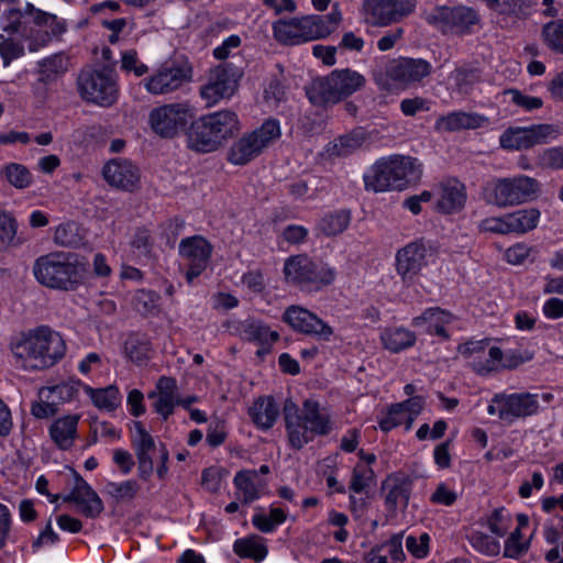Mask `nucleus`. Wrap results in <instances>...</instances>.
<instances>
[{
  "label": "nucleus",
  "mask_w": 563,
  "mask_h": 563,
  "mask_svg": "<svg viewBox=\"0 0 563 563\" xmlns=\"http://www.w3.org/2000/svg\"><path fill=\"white\" fill-rule=\"evenodd\" d=\"M0 25L5 31L19 33L30 52H37L53 41H59L67 32V22L56 14L26 3L24 9L10 8L3 11Z\"/></svg>",
  "instance_id": "nucleus-1"
},
{
  "label": "nucleus",
  "mask_w": 563,
  "mask_h": 563,
  "mask_svg": "<svg viewBox=\"0 0 563 563\" xmlns=\"http://www.w3.org/2000/svg\"><path fill=\"white\" fill-rule=\"evenodd\" d=\"M10 349L16 362L24 368L42 371L54 366L66 353L63 336L47 325H41L15 336Z\"/></svg>",
  "instance_id": "nucleus-2"
},
{
  "label": "nucleus",
  "mask_w": 563,
  "mask_h": 563,
  "mask_svg": "<svg viewBox=\"0 0 563 563\" xmlns=\"http://www.w3.org/2000/svg\"><path fill=\"white\" fill-rule=\"evenodd\" d=\"M89 263L71 252H51L37 257L33 265L35 279L42 286L60 291H77L84 286Z\"/></svg>",
  "instance_id": "nucleus-3"
},
{
  "label": "nucleus",
  "mask_w": 563,
  "mask_h": 563,
  "mask_svg": "<svg viewBox=\"0 0 563 563\" xmlns=\"http://www.w3.org/2000/svg\"><path fill=\"white\" fill-rule=\"evenodd\" d=\"M283 415L289 445L295 450H301L316 437L330 434L333 429L330 412L313 399H306L299 408L288 398L284 402Z\"/></svg>",
  "instance_id": "nucleus-4"
},
{
  "label": "nucleus",
  "mask_w": 563,
  "mask_h": 563,
  "mask_svg": "<svg viewBox=\"0 0 563 563\" xmlns=\"http://www.w3.org/2000/svg\"><path fill=\"white\" fill-rule=\"evenodd\" d=\"M239 131L238 114L231 110L205 114L190 121L186 131L187 146L197 153H211Z\"/></svg>",
  "instance_id": "nucleus-5"
},
{
  "label": "nucleus",
  "mask_w": 563,
  "mask_h": 563,
  "mask_svg": "<svg viewBox=\"0 0 563 563\" xmlns=\"http://www.w3.org/2000/svg\"><path fill=\"white\" fill-rule=\"evenodd\" d=\"M422 176V164L416 157L390 155L378 159L364 175L366 190L383 192L404 190Z\"/></svg>",
  "instance_id": "nucleus-6"
},
{
  "label": "nucleus",
  "mask_w": 563,
  "mask_h": 563,
  "mask_svg": "<svg viewBox=\"0 0 563 563\" xmlns=\"http://www.w3.org/2000/svg\"><path fill=\"white\" fill-rule=\"evenodd\" d=\"M342 21V13L336 7L327 15L310 14L301 18L278 20L273 24L274 37L286 45L325 38L332 34Z\"/></svg>",
  "instance_id": "nucleus-7"
},
{
  "label": "nucleus",
  "mask_w": 563,
  "mask_h": 563,
  "mask_svg": "<svg viewBox=\"0 0 563 563\" xmlns=\"http://www.w3.org/2000/svg\"><path fill=\"white\" fill-rule=\"evenodd\" d=\"M365 82V77L356 70L335 69L328 76L313 79L306 87V95L313 106L338 103L360 90Z\"/></svg>",
  "instance_id": "nucleus-8"
},
{
  "label": "nucleus",
  "mask_w": 563,
  "mask_h": 563,
  "mask_svg": "<svg viewBox=\"0 0 563 563\" xmlns=\"http://www.w3.org/2000/svg\"><path fill=\"white\" fill-rule=\"evenodd\" d=\"M540 189L539 181L526 175L497 178L486 184L483 198L499 208L518 206L532 200Z\"/></svg>",
  "instance_id": "nucleus-9"
},
{
  "label": "nucleus",
  "mask_w": 563,
  "mask_h": 563,
  "mask_svg": "<svg viewBox=\"0 0 563 563\" xmlns=\"http://www.w3.org/2000/svg\"><path fill=\"white\" fill-rule=\"evenodd\" d=\"M284 275L288 284L302 291L311 292L332 284L335 271L328 264L314 261L307 255H296L286 260Z\"/></svg>",
  "instance_id": "nucleus-10"
},
{
  "label": "nucleus",
  "mask_w": 563,
  "mask_h": 563,
  "mask_svg": "<svg viewBox=\"0 0 563 563\" xmlns=\"http://www.w3.org/2000/svg\"><path fill=\"white\" fill-rule=\"evenodd\" d=\"M279 136V122L268 119L260 128L244 133L232 143L228 151V161L233 165L244 166L260 156Z\"/></svg>",
  "instance_id": "nucleus-11"
},
{
  "label": "nucleus",
  "mask_w": 563,
  "mask_h": 563,
  "mask_svg": "<svg viewBox=\"0 0 563 563\" xmlns=\"http://www.w3.org/2000/svg\"><path fill=\"white\" fill-rule=\"evenodd\" d=\"M77 90L82 100L102 107L113 104L118 97V85L111 69L86 67L77 77Z\"/></svg>",
  "instance_id": "nucleus-12"
},
{
  "label": "nucleus",
  "mask_w": 563,
  "mask_h": 563,
  "mask_svg": "<svg viewBox=\"0 0 563 563\" xmlns=\"http://www.w3.org/2000/svg\"><path fill=\"white\" fill-rule=\"evenodd\" d=\"M539 396L530 393H498L495 394L487 407L490 416H498L499 420L511 424L516 420L526 419L537 415L540 408Z\"/></svg>",
  "instance_id": "nucleus-13"
},
{
  "label": "nucleus",
  "mask_w": 563,
  "mask_h": 563,
  "mask_svg": "<svg viewBox=\"0 0 563 563\" xmlns=\"http://www.w3.org/2000/svg\"><path fill=\"white\" fill-rule=\"evenodd\" d=\"M195 117V108L188 102L168 103L153 109L148 122L159 136L173 139L184 131Z\"/></svg>",
  "instance_id": "nucleus-14"
},
{
  "label": "nucleus",
  "mask_w": 563,
  "mask_h": 563,
  "mask_svg": "<svg viewBox=\"0 0 563 563\" xmlns=\"http://www.w3.org/2000/svg\"><path fill=\"white\" fill-rule=\"evenodd\" d=\"M243 71L233 63H223L211 69L207 84L201 86L200 96L207 107H212L223 99H229L238 88Z\"/></svg>",
  "instance_id": "nucleus-15"
},
{
  "label": "nucleus",
  "mask_w": 563,
  "mask_h": 563,
  "mask_svg": "<svg viewBox=\"0 0 563 563\" xmlns=\"http://www.w3.org/2000/svg\"><path fill=\"white\" fill-rule=\"evenodd\" d=\"M426 21L443 34L463 35L472 32L479 21L475 10L468 7H439L424 16Z\"/></svg>",
  "instance_id": "nucleus-16"
},
{
  "label": "nucleus",
  "mask_w": 563,
  "mask_h": 563,
  "mask_svg": "<svg viewBox=\"0 0 563 563\" xmlns=\"http://www.w3.org/2000/svg\"><path fill=\"white\" fill-rule=\"evenodd\" d=\"M416 4V0H364V21L372 26H388L412 13Z\"/></svg>",
  "instance_id": "nucleus-17"
},
{
  "label": "nucleus",
  "mask_w": 563,
  "mask_h": 563,
  "mask_svg": "<svg viewBox=\"0 0 563 563\" xmlns=\"http://www.w3.org/2000/svg\"><path fill=\"white\" fill-rule=\"evenodd\" d=\"M560 134V128L556 124L541 123L525 128H509L499 139L503 148L507 150H528L534 145L545 144L554 140Z\"/></svg>",
  "instance_id": "nucleus-18"
},
{
  "label": "nucleus",
  "mask_w": 563,
  "mask_h": 563,
  "mask_svg": "<svg viewBox=\"0 0 563 563\" xmlns=\"http://www.w3.org/2000/svg\"><path fill=\"white\" fill-rule=\"evenodd\" d=\"M433 254L430 241L418 239L399 249L396 253V271L401 279L411 282L423 267L428 265V257Z\"/></svg>",
  "instance_id": "nucleus-19"
},
{
  "label": "nucleus",
  "mask_w": 563,
  "mask_h": 563,
  "mask_svg": "<svg viewBox=\"0 0 563 563\" xmlns=\"http://www.w3.org/2000/svg\"><path fill=\"white\" fill-rule=\"evenodd\" d=\"M282 320L295 332L318 340L329 341L333 335L332 327L320 319L316 313L298 305L287 307L282 316Z\"/></svg>",
  "instance_id": "nucleus-20"
},
{
  "label": "nucleus",
  "mask_w": 563,
  "mask_h": 563,
  "mask_svg": "<svg viewBox=\"0 0 563 563\" xmlns=\"http://www.w3.org/2000/svg\"><path fill=\"white\" fill-rule=\"evenodd\" d=\"M212 245L201 235L185 238L180 241L178 253L188 266L186 279L189 284L200 276L209 265Z\"/></svg>",
  "instance_id": "nucleus-21"
},
{
  "label": "nucleus",
  "mask_w": 563,
  "mask_h": 563,
  "mask_svg": "<svg viewBox=\"0 0 563 563\" xmlns=\"http://www.w3.org/2000/svg\"><path fill=\"white\" fill-rule=\"evenodd\" d=\"M192 78V67L188 62L172 63L162 66L155 75L150 77L145 87L154 95L170 93L179 89Z\"/></svg>",
  "instance_id": "nucleus-22"
},
{
  "label": "nucleus",
  "mask_w": 563,
  "mask_h": 563,
  "mask_svg": "<svg viewBox=\"0 0 563 563\" xmlns=\"http://www.w3.org/2000/svg\"><path fill=\"white\" fill-rule=\"evenodd\" d=\"M63 501L75 504L82 516L91 519L98 518L104 509L101 498L77 472H74V486Z\"/></svg>",
  "instance_id": "nucleus-23"
},
{
  "label": "nucleus",
  "mask_w": 563,
  "mask_h": 563,
  "mask_svg": "<svg viewBox=\"0 0 563 563\" xmlns=\"http://www.w3.org/2000/svg\"><path fill=\"white\" fill-rule=\"evenodd\" d=\"M432 66L421 58L400 57L389 62L386 74L393 81L411 86L430 75Z\"/></svg>",
  "instance_id": "nucleus-24"
},
{
  "label": "nucleus",
  "mask_w": 563,
  "mask_h": 563,
  "mask_svg": "<svg viewBox=\"0 0 563 563\" xmlns=\"http://www.w3.org/2000/svg\"><path fill=\"white\" fill-rule=\"evenodd\" d=\"M102 175L110 186L125 191L135 190L141 180L139 167L126 158H113L108 162Z\"/></svg>",
  "instance_id": "nucleus-25"
},
{
  "label": "nucleus",
  "mask_w": 563,
  "mask_h": 563,
  "mask_svg": "<svg viewBox=\"0 0 563 563\" xmlns=\"http://www.w3.org/2000/svg\"><path fill=\"white\" fill-rule=\"evenodd\" d=\"M131 442L137 459L139 476L147 481L153 474V455L158 448L154 438L145 430L141 421H134V433L131 437Z\"/></svg>",
  "instance_id": "nucleus-26"
},
{
  "label": "nucleus",
  "mask_w": 563,
  "mask_h": 563,
  "mask_svg": "<svg viewBox=\"0 0 563 563\" xmlns=\"http://www.w3.org/2000/svg\"><path fill=\"white\" fill-rule=\"evenodd\" d=\"M67 58L64 54H53L37 63V79L33 85L34 95L45 100L48 96L46 86L54 84L67 71Z\"/></svg>",
  "instance_id": "nucleus-27"
},
{
  "label": "nucleus",
  "mask_w": 563,
  "mask_h": 563,
  "mask_svg": "<svg viewBox=\"0 0 563 563\" xmlns=\"http://www.w3.org/2000/svg\"><path fill=\"white\" fill-rule=\"evenodd\" d=\"M230 328L242 340L261 345L275 343L279 339L278 332L272 331L266 323L255 318L232 322Z\"/></svg>",
  "instance_id": "nucleus-28"
},
{
  "label": "nucleus",
  "mask_w": 563,
  "mask_h": 563,
  "mask_svg": "<svg viewBox=\"0 0 563 563\" xmlns=\"http://www.w3.org/2000/svg\"><path fill=\"white\" fill-rule=\"evenodd\" d=\"M383 488L387 490L385 506L389 511L395 512L398 508H407L412 489V479L409 476L390 475L383 484Z\"/></svg>",
  "instance_id": "nucleus-29"
},
{
  "label": "nucleus",
  "mask_w": 563,
  "mask_h": 563,
  "mask_svg": "<svg viewBox=\"0 0 563 563\" xmlns=\"http://www.w3.org/2000/svg\"><path fill=\"white\" fill-rule=\"evenodd\" d=\"M465 200V186L456 179H449L441 184L437 209L443 213H453L464 207Z\"/></svg>",
  "instance_id": "nucleus-30"
},
{
  "label": "nucleus",
  "mask_w": 563,
  "mask_h": 563,
  "mask_svg": "<svg viewBox=\"0 0 563 563\" xmlns=\"http://www.w3.org/2000/svg\"><path fill=\"white\" fill-rule=\"evenodd\" d=\"M78 415L56 419L49 427V435L60 450H69L77 437Z\"/></svg>",
  "instance_id": "nucleus-31"
},
{
  "label": "nucleus",
  "mask_w": 563,
  "mask_h": 563,
  "mask_svg": "<svg viewBox=\"0 0 563 563\" xmlns=\"http://www.w3.org/2000/svg\"><path fill=\"white\" fill-rule=\"evenodd\" d=\"M279 406L274 397H260L249 409V415L257 428L269 430L279 417Z\"/></svg>",
  "instance_id": "nucleus-32"
},
{
  "label": "nucleus",
  "mask_w": 563,
  "mask_h": 563,
  "mask_svg": "<svg viewBox=\"0 0 563 563\" xmlns=\"http://www.w3.org/2000/svg\"><path fill=\"white\" fill-rule=\"evenodd\" d=\"M125 356L137 365L146 363L153 349L150 338L140 332L130 333L123 345Z\"/></svg>",
  "instance_id": "nucleus-33"
},
{
  "label": "nucleus",
  "mask_w": 563,
  "mask_h": 563,
  "mask_svg": "<svg viewBox=\"0 0 563 563\" xmlns=\"http://www.w3.org/2000/svg\"><path fill=\"white\" fill-rule=\"evenodd\" d=\"M451 319L452 316L449 312L440 308H430L427 309L421 316L416 317L412 320V324L415 327L427 324V331L430 334H435L446 339L448 333L445 331L444 324L449 323Z\"/></svg>",
  "instance_id": "nucleus-34"
},
{
  "label": "nucleus",
  "mask_w": 563,
  "mask_h": 563,
  "mask_svg": "<svg viewBox=\"0 0 563 563\" xmlns=\"http://www.w3.org/2000/svg\"><path fill=\"white\" fill-rule=\"evenodd\" d=\"M487 121L486 118L476 113L451 112L441 117L438 124L446 131H457L462 129H477Z\"/></svg>",
  "instance_id": "nucleus-35"
},
{
  "label": "nucleus",
  "mask_w": 563,
  "mask_h": 563,
  "mask_svg": "<svg viewBox=\"0 0 563 563\" xmlns=\"http://www.w3.org/2000/svg\"><path fill=\"white\" fill-rule=\"evenodd\" d=\"M2 34H0V56L4 66L24 53L23 42L25 41L19 33L5 31L1 25Z\"/></svg>",
  "instance_id": "nucleus-36"
},
{
  "label": "nucleus",
  "mask_w": 563,
  "mask_h": 563,
  "mask_svg": "<svg viewBox=\"0 0 563 563\" xmlns=\"http://www.w3.org/2000/svg\"><path fill=\"white\" fill-rule=\"evenodd\" d=\"M539 210L534 208L521 209L507 214L509 233L522 234L538 224Z\"/></svg>",
  "instance_id": "nucleus-37"
},
{
  "label": "nucleus",
  "mask_w": 563,
  "mask_h": 563,
  "mask_svg": "<svg viewBox=\"0 0 563 563\" xmlns=\"http://www.w3.org/2000/svg\"><path fill=\"white\" fill-rule=\"evenodd\" d=\"M380 338L384 346L394 353L408 349L416 342V335L404 328L385 329Z\"/></svg>",
  "instance_id": "nucleus-38"
},
{
  "label": "nucleus",
  "mask_w": 563,
  "mask_h": 563,
  "mask_svg": "<svg viewBox=\"0 0 563 563\" xmlns=\"http://www.w3.org/2000/svg\"><path fill=\"white\" fill-rule=\"evenodd\" d=\"M84 389L99 409L107 411L114 410L120 404V391L117 386L109 385L106 388L95 389L84 385Z\"/></svg>",
  "instance_id": "nucleus-39"
},
{
  "label": "nucleus",
  "mask_w": 563,
  "mask_h": 563,
  "mask_svg": "<svg viewBox=\"0 0 563 563\" xmlns=\"http://www.w3.org/2000/svg\"><path fill=\"white\" fill-rule=\"evenodd\" d=\"M351 221L347 210H336L327 213L318 223V230L327 236H333L344 232Z\"/></svg>",
  "instance_id": "nucleus-40"
},
{
  "label": "nucleus",
  "mask_w": 563,
  "mask_h": 563,
  "mask_svg": "<svg viewBox=\"0 0 563 563\" xmlns=\"http://www.w3.org/2000/svg\"><path fill=\"white\" fill-rule=\"evenodd\" d=\"M364 142V132L361 130H353L352 132L335 139L328 148V152L333 156H347L360 148Z\"/></svg>",
  "instance_id": "nucleus-41"
},
{
  "label": "nucleus",
  "mask_w": 563,
  "mask_h": 563,
  "mask_svg": "<svg viewBox=\"0 0 563 563\" xmlns=\"http://www.w3.org/2000/svg\"><path fill=\"white\" fill-rule=\"evenodd\" d=\"M54 242L63 247L77 249L85 244V235L76 222H67L56 228Z\"/></svg>",
  "instance_id": "nucleus-42"
},
{
  "label": "nucleus",
  "mask_w": 563,
  "mask_h": 563,
  "mask_svg": "<svg viewBox=\"0 0 563 563\" xmlns=\"http://www.w3.org/2000/svg\"><path fill=\"white\" fill-rule=\"evenodd\" d=\"M233 550L240 558L252 559L255 562L263 561L267 553V547L256 537L238 539L233 544Z\"/></svg>",
  "instance_id": "nucleus-43"
},
{
  "label": "nucleus",
  "mask_w": 563,
  "mask_h": 563,
  "mask_svg": "<svg viewBox=\"0 0 563 563\" xmlns=\"http://www.w3.org/2000/svg\"><path fill=\"white\" fill-rule=\"evenodd\" d=\"M257 478L256 471L243 470L234 476V485L242 495V501L250 504L260 498V493L255 479Z\"/></svg>",
  "instance_id": "nucleus-44"
},
{
  "label": "nucleus",
  "mask_w": 563,
  "mask_h": 563,
  "mask_svg": "<svg viewBox=\"0 0 563 563\" xmlns=\"http://www.w3.org/2000/svg\"><path fill=\"white\" fill-rule=\"evenodd\" d=\"M541 40L552 52L563 54V20L545 23L541 29Z\"/></svg>",
  "instance_id": "nucleus-45"
},
{
  "label": "nucleus",
  "mask_w": 563,
  "mask_h": 563,
  "mask_svg": "<svg viewBox=\"0 0 563 563\" xmlns=\"http://www.w3.org/2000/svg\"><path fill=\"white\" fill-rule=\"evenodd\" d=\"M1 175L10 185L18 189H24L32 183V174L22 164L10 163L5 165L1 170Z\"/></svg>",
  "instance_id": "nucleus-46"
},
{
  "label": "nucleus",
  "mask_w": 563,
  "mask_h": 563,
  "mask_svg": "<svg viewBox=\"0 0 563 563\" xmlns=\"http://www.w3.org/2000/svg\"><path fill=\"white\" fill-rule=\"evenodd\" d=\"M503 356L504 353L499 347L492 346L488 352L485 351L484 354L472 360L471 365L476 373L484 375L497 369Z\"/></svg>",
  "instance_id": "nucleus-47"
},
{
  "label": "nucleus",
  "mask_w": 563,
  "mask_h": 563,
  "mask_svg": "<svg viewBox=\"0 0 563 563\" xmlns=\"http://www.w3.org/2000/svg\"><path fill=\"white\" fill-rule=\"evenodd\" d=\"M18 223L13 216L0 210V250L18 245L15 240Z\"/></svg>",
  "instance_id": "nucleus-48"
},
{
  "label": "nucleus",
  "mask_w": 563,
  "mask_h": 563,
  "mask_svg": "<svg viewBox=\"0 0 563 563\" xmlns=\"http://www.w3.org/2000/svg\"><path fill=\"white\" fill-rule=\"evenodd\" d=\"M402 405H393L388 413L380 419L379 421V428L384 432H388L391 429L405 424L406 430L411 429L413 421L408 420L407 416L408 412L401 408Z\"/></svg>",
  "instance_id": "nucleus-49"
},
{
  "label": "nucleus",
  "mask_w": 563,
  "mask_h": 563,
  "mask_svg": "<svg viewBox=\"0 0 563 563\" xmlns=\"http://www.w3.org/2000/svg\"><path fill=\"white\" fill-rule=\"evenodd\" d=\"M40 401L34 402L31 407V413L37 419H46L53 417L58 411V401L47 393L45 387L40 389Z\"/></svg>",
  "instance_id": "nucleus-50"
},
{
  "label": "nucleus",
  "mask_w": 563,
  "mask_h": 563,
  "mask_svg": "<svg viewBox=\"0 0 563 563\" xmlns=\"http://www.w3.org/2000/svg\"><path fill=\"white\" fill-rule=\"evenodd\" d=\"M537 165L543 169H563V146L543 148L537 156Z\"/></svg>",
  "instance_id": "nucleus-51"
},
{
  "label": "nucleus",
  "mask_w": 563,
  "mask_h": 563,
  "mask_svg": "<svg viewBox=\"0 0 563 563\" xmlns=\"http://www.w3.org/2000/svg\"><path fill=\"white\" fill-rule=\"evenodd\" d=\"M80 386L84 387L80 380H70L68 383L45 387V389L53 397V399L58 401L59 406L63 402L74 399L79 393Z\"/></svg>",
  "instance_id": "nucleus-52"
},
{
  "label": "nucleus",
  "mask_w": 563,
  "mask_h": 563,
  "mask_svg": "<svg viewBox=\"0 0 563 563\" xmlns=\"http://www.w3.org/2000/svg\"><path fill=\"white\" fill-rule=\"evenodd\" d=\"M470 542L474 549L486 554V555H497L500 551L499 542L493 537L482 533L474 532L470 537Z\"/></svg>",
  "instance_id": "nucleus-53"
},
{
  "label": "nucleus",
  "mask_w": 563,
  "mask_h": 563,
  "mask_svg": "<svg viewBox=\"0 0 563 563\" xmlns=\"http://www.w3.org/2000/svg\"><path fill=\"white\" fill-rule=\"evenodd\" d=\"M374 479V471L371 467L356 465L353 470L350 489L356 494L366 492Z\"/></svg>",
  "instance_id": "nucleus-54"
},
{
  "label": "nucleus",
  "mask_w": 563,
  "mask_h": 563,
  "mask_svg": "<svg viewBox=\"0 0 563 563\" xmlns=\"http://www.w3.org/2000/svg\"><path fill=\"white\" fill-rule=\"evenodd\" d=\"M504 95L508 96L514 104L525 111L540 109L543 106V100L541 98L525 95L518 89H507L504 91Z\"/></svg>",
  "instance_id": "nucleus-55"
},
{
  "label": "nucleus",
  "mask_w": 563,
  "mask_h": 563,
  "mask_svg": "<svg viewBox=\"0 0 563 563\" xmlns=\"http://www.w3.org/2000/svg\"><path fill=\"white\" fill-rule=\"evenodd\" d=\"M459 498V494L451 489L446 483H439L435 490L430 496V501L434 505H442L450 507Z\"/></svg>",
  "instance_id": "nucleus-56"
},
{
  "label": "nucleus",
  "mask_w": 563,
  "mask_h": 563,
  "mask_svg": "<svg viewBox=\"0 0 563 563\" xmlns=\"http://www.w3.org/2000/svg\"><path fill=\"white\" fill-rule=\"evenodd\" d=\"M430 537L428 533H421L419 538L409 536L406 539L407 550L417 559H423L429 552Z\"/></svg>",
  "instance_id": "nucleus-57"
},
{
  "label": "nucleus",
  "mask_w": 563,
  "mask_h": 563,
  "mask_svg": "<svg viewBox=\"0 0 563 563\" xmlns=\"http://www.w3.org/2000/svg\"><path fill=\"white\" fill-rule=\"evenodd\" d=\"M121 68L125 71H133L137 77L147 73V66L139 60L137 53L134 49L122 53Z\"/></svg>",
  "instance_id": "nucleus-58"
},
{
  "label": "nucleus",
  "mask_w": 563,
  "mask_h": 563,
  "mask_svg": "<svg viewBox=\"0 0 563 563\" xmlns=\"http://www.w3.org/2000/svg\"><path fill=\"white\" fill-rule=\"evenodd\" d=\"M510 517L505 512L504 508L495 509L492 514L488 526L490 531L498 536L504 537L509 529Z\"/></svg>",
  "instance_id": "nucleus-59"
},
{
  "label": "nucleus",
  "mask_w": 563,
  "mask_h": 563,
  "mask_svg": "<svg viewBox=\"0 0 563 563\" xmlns=\"http://www.w3.org/2000/svg\"><path fill=\"white\" fill-rule=\"evenodd\" d=\"M148 398H155L153 404L154 410L166 420L173 412L176 406V396L158 395L150 393Z\"/></svg>",
  "instance_id": "nucleus-60"
},
{
  "label": "nucleus",
  "mask_w": 563,
  "mask_h": 563,
  "mask_svg": "<svg viewBox=\"0 0 563 563\" xmlns=\"http://www.w3.org/2000/svg\"><path fill=\"white\" fill-rule=\"evenodd\" d=\"M401 540V534H395L389 541L376 548L380 549V553H386L387 559L390 556L394 561H401L405 558Z\"/></svg>",
  "instance_id": "nucleus-61"
},
{
  "label": "nucleus",
  "mask_w": 563,
  "mask_h": 563,
  "mask_svg": "<svg viewBox=\"0 0 563 563\" xmlns=\"http://www.w3.org/2000/svg\"><path fill=\"white\" fill-rule=\"evenodd\" d=\"M110 494L115 498H133L137 490L139 485L135 481L130 479L123 483H109Z\"/></svg>",
  "instance_id": "nucleus-62"
},
{
  "label": "nucleus",
  "mask_w": 563,
  "mask_h": 563,
  "mask_svg": "<svg viewBox=\"0 0 563 563\" xmlns=\"http://www.w3.org/2000/svg\"><path fill=\"white\" fill-rule=\"evenodd\" d=\"M133 303L140 313L147 314L156 307V295L152 291L140 290L136 292Z\"/></svg>",
  "instance_id": "nucleus-63"
},
{
  "label": "nucleus",
  "mask_w": 563,
  "mask_h": 563,
  "mask_svg": "<svg viewBox=\"0 0 563 563\" xmlns=\"http://www.w3.org/2000/svg\"><path fill=\"white\" fill-rule=\"evenodd\" d=\"M532 357H533V354L527 350H520V349L509 350L503 356V358H504L503 366L506 368H516L519 365H521L528 361H531Z\"/></svg>",
  "instance_id": "nucleus-64"
}]
</instances>
